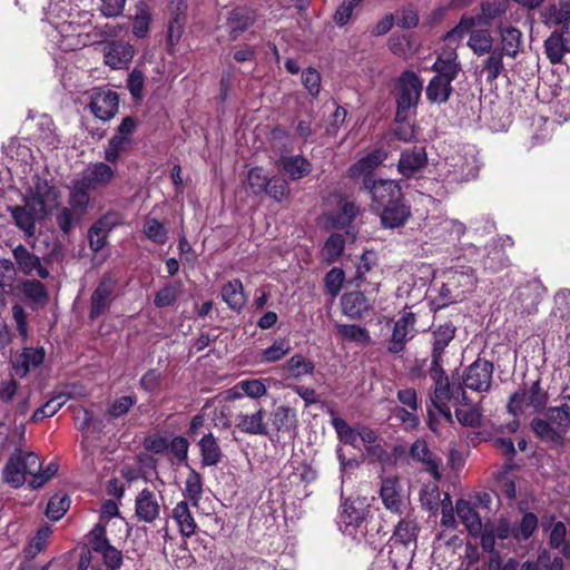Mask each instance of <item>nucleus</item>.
<instances>
[{
  "label": "nucleus",
  "mask_w": 570,
  "mask_h": 570,
  "mask_svg": "<svg viewBox=\"0 0 570 570\" xmlns=\"http://www.w3.org/2000/svg\"><path fill=\"white\" fill-rule=\"evenodd\" d=\"M475 23V18L470 14H463L458 26L444 36L443 42L445 49L439 55L432 67V69L438 73L436 76L448 78L450 82L456 78L460 67L456 61L455 50L462 38L465 36V32Z\"/></svg>",
  "instance_id": "f257e3e1"
},
{
  "label": "nucleus",
  "mask_w": 570,
  "mask_h": 570,
  "mask_svg": "<svg viewBox=\"0 0 570 570\" xmlns=\"http://www.w3.org/2000/svg\"><path fill=\"white\" fill-rule=\"evenodd\" d=\"M479 170L478 153L473 146H468L446 157L441 176L446 184L454 185L475 179Z\"/></svg>",
  "instance_id": "f03ea898"
},
{
  "label": "nucleus",
  "mask_w": 570,
  "mask_h": 570,
  "mask_svg": "<svg viewBox=\"0 0 570 570\" xmlns=\"http://www.w3.org/2000/svg\"><path fill=\"white\" fill-rule=\"evenodd\" d=\"M370 512V503L365 498L344 500L338 519L341 531L356 541L365 539Z\"/></svg>",
  "instance_id": "7ed1b4c3"
},
{
  "label": "nucleus",
  "mask_w": 570,
  "mask_h": 570,
  "mask_svg": "<svg viewBox=\"0 0 570 570\" xmlns=\"http://www.w3.org/2000/svg\"><path fill=\"white\" fill-rule=\"evenodd\" d=\"M430 375L434 381V391L431 395V403L436 411L446 420L452 423V413L449 402L459 401L465 402V392L461 386L451 385L448 376L445 375L442 366H431ZM466 405V403H464Z\"/></svg>",
  "instance_id": "20e7f679"
},
{
  "label": "nucleus",
  "mask_w": 570,
  "mask_h": 570,
  "mask_svg": "<svg viewBox=\"0 0 570 570\" xmlns=\"http://www.w3.org/2000/svg\"><path fill=\"white\" fill-rule=\"evenodd\" d=\"M40 469L41 461L35 452L16 450L2 470V480L13 488H20L24 484L27 475L33 479Z\"/></svg>",
  "instance_id": "39448f33"
},
{
  "label": "nucleus",
  "mask_w": 570,
  "mask_h": 570,
  "mask_svg": "<svg viewBox=\"0 0 570 570\" xmlns=\"http://www.w3.org/2000/svg\"><path fill=\"white\" fill-rule=\"evenodd\" d=\"M423 89V81L410 70L404 71L396 83V121H404L412 108H415Z\"/></svg>",
  "instance_id": "423d86ee"
},
{
  "label": "nucleus",
  "mask_w": 570,
  "mask_h": 570,
  "mask_svg": "<svg viewBox=\"0 0 570 570\" xmlns=\"http://www.w3.org/2000/svg\"><path fill=\"white\" fill-rule=\"evenodd\" d=\"M89 546L96 556L95 564L105 566L104 570H118L122 564V552L111 546L106 535V528L97 523L88 534Z\"/></svg>",
  "instance_id": "0eeeda50"
},
{
  "label": "nucleus",
  "mask_w": 570,
  "mask_h": 570,
  "mask_svg": "<svg viewBox=\"0 0 570 570\" xmlns=\"http://www.w3.org/2000/svg\"><path fill=\"white\" fill-rule=\"evenodd\" d=\"M548 393L541 387L540 381H534L529 389L513 393L508 403V411L514 417L524 413L525 407H532L534 412H541L548 403Z\"/></svg>",
  "instance_id": "6e6552de"
},
{
  "label": "nucleus",
  "mask_w": 570,
  "mask_h": 570,
  "mask_svg": "<svg viewBox=\"0 0 570 570\" xmlns=\"http://www.w3.org/2000/svg\"><path fill=\"white\" fill-rule=\"evenodd\" d=\"M24 198L48 214L58 206L60 191L56 186L50 185L47 179L35 176L32 186Z\"/></svg>",
  "instance_id": "1a4fd4ad"
},
{
  "label": "nucleus",
  "mask_w": 570,
  "mask_h": 570,
  "mask_svg": "<svg viewBox=\"0 0 570 570\" xmlns=\"http://www.w3.org/2000/svg\"><path fill=\"white\" fill-rule=\"evenodd\" d=\"M363 187L371 193L376 209H382L393 200L402 198L401 187L395 180H374L372 177H366L363 179Z\"/></svg>",
  "instance_id": "9d476101"
},
{
  "label": "nucleus",
  "mask_w": 570,
  "mask_h": 570,
  "mask_svg": "<svg viewBox=\"0 0 570 570\" xmlns=\"http://www.w3.org/2000/svg\"><path fill=\"white\" fill-rule=\"evenodd\" d=\"M493 364L487 360L478 358L464 371L463 384L470 390L487 392L491 386Z\"/></svg>",
  "instance_id": "9b49d317"
},
{
  "label": "nucleus",
  "mask_w": 570,
  "mask_h": 570,
  "mask_svg": "<svg viewBox=\"0 0 570 570\" xmlns=\"http://www.w3.org/2000/svg\"><path fill=\"white\" fill-rule=\"evenodd\" d=\"M49 37L63 51H73L83 45L79 24L69 19L55 24Z\"/></svg>",
  "instance_id": "f8f14e48"
},
{
  "label": "nucleus",
  "mask_w": 570,
  "mask_h": 570,
  "mask_svg": "<svg viewBox=\"0 0 570 570\" xmlns=\"http://www.w3.org/2000/svg\"><path fill=\"white\" fill-rule=\"evenodd\" d=\"M415 315L412 312H404L395 322L391 340L387 344V351L393 354L401 353L406 343L414 335Z\"/></svg>",
  "instance_id": "ddd939ff"
},
{
  "label": "nucleus",
  "mask_w": 570,
  "mask_h": 570,
  "mask_svg": "<svg viewBox=\"0 0 570 570\" xmlns=\"http://www.w3.org/2000/svg\"><path fill=\"white\" fill-rule=\"evenodd\" d=\"M11 216L16 225L23 230L24 235L30 237L36 234V224L47 214L41 208L35 206L24 198L22 206H13L10 208Z\"/></svg>",
  "instance_id": "4468645a"
},
{
  "label": "nucleus",
  "mask_w": 570,
  "mask_h": 570,
  "mask_svg": "<svg viewBox=\"0 0 570 570\" xmlns=\"http://www.w3.org/2000/svg\"><path fill=\"white\" fill-rule=\"evenodd\" d=\"M160 495L148 488L142 489L135 500V513L139 521L151 523L160 514Z\"/></svg>",
  "instance_id": "2eb2a0df"
},
{
  "label": "nucleus",
  "mask_w": 570,
  "mask_h": 570,
  "mask_svg": "<svg viewBox=\"0 0 570 570\" xmlns=\"http://www.w3.org/2000/svg\"><path fill=\"white\" fill-rule=\"evenodd\" d=\"M118 96L111 90H96L89 104V108L95 117L107 121L111 119L118 110Z\"/></svg>",
  "instance_id": "dca6fc26"
},
{
  "label": "nucleus",
  "mask_w": 570,
  "mask_h": 570,
  "mask_svg": "<svg viewBox=\"0 0 570 570\" xmlns=\"http://www.w3.org/2000/svg\"><path fill=\"white\" fill-rule=\"evenodd\" d=\"M105 63L112 69H122L134 58V48L128 42L108 41L102 47Z\"/></svg>",
  "instance_id": "f3484780"
},
{
  "label": "nucleus",
  "mask_w": 570,
  "mask_h": 570,
  "mask_svg": "<svg viewBox=\"0 0 570 570\" xmlns=\"http://www.w3.org/2000/svg\"><path fill=\"white\" fill-rule=\"evenodd\" d=\"M114 291L115 282L110 277H104L90 298L89 317L91 320L99 317L109 309Z\"/></svg>",
  "instance_id": "a211bd4d"
},
{
  "label": "nucleus",
  "mask_w": 570,
  "mask_h": 570,
  "mask_svg": "<svg viewBox=\"0 0 570 570\" xmlns=\"http://www.w3.org/2000/svg\"><path fill=\"white\" fill-rule=\"evenodd\" d=\"M115 177V170L105 163H95L86 167L78 180L90 190L108 185Z\"/></svg>",
  "instance_id": "6ab92c4d"
},
{
  "label": "nucleus",
  "mask_w": 570,
  "mask_h": 570,
  "mask_svg": "<svg viewBox=\"0 0 570 570\" xmlns=\"http://www.w3.org/2000/svg\"><path fill=\"white\" fill-rule=\"evenodd\" d=\"M464 233V224L453 218L433 219L428 232L432 239L441 242L459 239Z\"/></svg>",
  "instance_id": "aec40b11"
},
{
  "label": "nucleus",
  "mask_w": 570,
  "mask_h": 570,
  "mask_svg": "<svg viewBox=\"0 0 570 570\" xmlns=\"http://www.w3.org/2000/svg\"><path fill=\"white\" fill-rule=\"evenodd\" d=\"M384 507L391 512H402L405 505V495L396 476H390L382 480L380 491Z\"/></svg>",
  "instance_id": "412c9836"
},
{
  "label": "nucleus",
  "mask_w": 570,
  "mask_h": 570,
  "mask_svg": "<svg viewBox=\"0 0 570 570\" xmlns=\"http://www.w3.org/2000/svg\"><path fill=\"white\" fill-rule=\"evenodd\" d=\"M187 9L186 0H170L169 22L167 31V41L169 46H175L179 42L185 24V12Z\"/></svg>",
  "instance_id": "4be33fe9"
},
{
  "label": "nucleus",
  "mask_w": 570,
  "mask_h": 570,
  "mask_svg": "<svg viewBox=\"0 0 570 570\" xmlns=\"http://www.w3.org/2000/svg\"><path fill=\"white\" fill-rule=\"evenodd\" d=\"M255 12L247 7L233 9L226 20V30L230 39L236 40L255 22Z\"/></svg>",
  "instance_id": "5701e85b"
},
{
  "label": "nucleus",
  "mask_w": 570,
  "mask_h": 570,
  "mask_svg": "<svg viewBox=\"0 0 570 570\" xmlns=\"http://www.w3.org/2000/svg\"><path fill=\"white\" fill-rule=\"evenodd\" d=\"M360 214V207L352 200L342 199L336 213L324 216V225L327 229H341L347 227Z\"/></svg>",
  "instance_id": "b1692460"
},
{
  "label": "nucleus",
  "mask_w": 570,
  "mask_h": 570,
  "mask_svg": "<svg viewBox=\"0 0 570 570\" xmlns=\"http://www.w3.org/2000/svg\"><path fill=\"white\" fill-rule=\"evenodd\" d=\"M46 351L43 347H24L17 354L13 361V370L20 377L26 376L30 371L38 368L45 361Z\"/></svg>",
  "instance_id": "393cba45"
},
{
  "label": "nucleus",
  "mask_w": 570,
  "mask_h": 570,
  "mask_svg": "<svg viewBox=\"0 0 570 570\" xmlns=\"http://www.w3.org/2000/svg\"><path fill=\"white\" fill-rule=\"evenodd\" d=\"M19 269L26 275H37L47 278L49 271L41 265L40 258L30 253L23 245H18L12 250Z\"/></svg>",
  "instance_id": "a878e982"
},
{
  "label": "nucleus",
  "mask_w": 570,
  "mask_h": 570,
  "mask_svg": "<svg viewBox=\"0 0 570 570\" xmlns=\"http://www.w3.org/2000/svg\"><path fill=\"white\" fill-rule=\"evenodd\" d=\"M35 139L42 147L48 150L56 149L60 139L56 132L53 120L48 115H40L36 121Z\"/></svg>",
  "instance_id": "bb28decb"
},
{
  "label": "nucleus",
  "mask_w": 570,
  "mask_h": 570,
  "mask_svg": "<svg viewBox=\"0 0 570 570\" xmlns=\"http://www.w3.org/2000/svg\"><path fill=\"white\" fill-rule=\"evenodd\" d=\"M411 215L410 207L403 203V197L393 200L381 209V222L386 228H396L406 223Z\"/></svg>",
  "instance_id": "cd10ccee"
},
{
  "label": "nucleus",
  "mask_w": 570,
  "mask_h": 570,
  "mask_svg": "<svg viewBox=\"0 0 570 570\" xmlns=\"http://www.w3.org/2000/svg\"><path fill=\"white\" fill-rule=\"evenodd\" d=\"M278 168L292 180H298L312 171V164L301 155L281 156Z\"/></svg>",
  "instance_id": "c85d7f7f"
},
{
  "label": "nucleus",
  "mask_w": 570,
  "mask_h": 570,
  "mask_svg": "<svg viewBox=\"0 0 570 570\" xmlns=\"http://www.w3.org/2000/svg\"><path fill=\"white\" fill-rule=\"evenodd\" d=\"M455 513L472 537L482 532V521L475 508L468 500L460 499L455 503Z\"/></svg>",
  "instance_id": "c756f323"
},
{
  "label": "nucleus",
  "mask_w": 570,
  "mask_h": 570,
  "mask_svg": "<svg viewBox=\"0 0 570 570\" xmlns=\"http://www.w3.org/2000/svg\"><path fill=\"white\" fill-rule=\"evenodd\" d=\"M272 421L277 432L287 435L289 439L295 438L298 420L294 409L284 405L276 407Z\"/></svg>",
  "instance_id": "7c9ffc66"
},
{
  "label": "nucleus",
  "mask_w": 570,
  "mask_h": 570,
  "mask_svg": "<svg viewBox=\"0 0 570 570\" xmlns=\"http://www.w3.org/2000/svg\"><path fill=\"white\" fill-rule=\"evenodd\" d=\"M455 327L451 323L440 325L433 332L431 366H442V354L449 343L454 338Z\"/></svg>",
  "instance_id": "2f4dec72"
},
{
  "label": "nucleus",
  "mask_w": 570,
  "mask_h": 570,
  "mask_svg": "<svg viewBox=\"0 0 570 570\" xmlns=\"http://www.w3.org/2000/svg\"><path fill=\"white\" fill-rule=\"evenodd\" d=\"M541 22L551 28L570 21V1L559 0L558 3H550L540 11Z\"/></svg>",
  "instance_id": "473e14b6"
},
{
  "label": "nucleus",
  "mask_w": 570,
  "mask_h": 570,
  "mask_svg": "<svg viewBox=\"0 0 570 570\" xmlns=\"http://www.w3.org/2000/svg\"><path fill=\"white\" fill-rule=\"evenodd\" d=\"M530 426L534 432L535 436L540 439L542 442L552 444L554 446H562L564 443V438L557 430L556 425L548 419L546 414V419L534 417Z\"/></svg>",
  "instance_id": "72a5a7b5"
},
{
  "label": "nucleus",
  "mask_w": 570,
  "mask_h": 570,
  "mask_svg": "<svg viewBox=\"0 0 570 570\" xmlns=\"http://www.w3.org/2000/svg\"><path fill=\"white\" fill-rule=\"evenodd\" d=\"M500 42H501V53L515 58L522 47V32L510 24H501L499 27Z\"/></svg>",
  "instance_id": "f704fd0d"
},
{
  "label": "nucleus",
  "mask_w": 570,
  "mask_h": 570,
  "mask_svg": "<svg viewBox=\"0 0 570 570\" xmlns=\"http://www.w3.org/2000/svg\"><path fill=\"white\" fill-rule=\"evenodd\" d=\"M236 428L250 435H266L267 428L264 424V410L261 407L253 414L239 413L235 417Z\"/></svg>",
  "instance_id": "c9c22d12"
},
{
  "label": "nucleus",
  "mask_w": 570,
  "mask_h": 570,
  "mask_svg": "<svg viewBox=\"0 0 570 570\" xmlns=\"http://www.w3.org/2000/svg\"><path fill=\"white\" fill-rule=\"evenodd\" d=\"M343 313L351 318H360L370 308V303L361 292H351L342 296Z\"/></svg>",
  "instance_id": "e433bc0d"
},
{
  "label": "nucleus",
  "mask_w": 570,
  "mask_h": 570,
  "mask_svg": "<svg viewBox=\"0 0 570 570\" xmlns=\"http://www.w3.org/2000/svg\"><path fill=\"white\" fill-rule=\"evenodd\" d=\"M412 459L425 464L428 471L435 478L441 479L439 472V459L430 451L428 444L423 440H416L410 450Z\"/></svg>",
  "instance_id": "4c0bfd02"
},
{
  "label": "nucleus",
  "mask_w": 570,
  "mask_h": 570,
  "mask_svg": "<svg viewBox=\"0 0 570 570\" xmlns=\"http://www.w3.org/2000/svg\"><path fill=\"white\" fill-rule=\"evenodd\" d=\"M546 414L566 439L570 429V395L563 396L558 406H550Z\"/></svg>",
  "instance_id": "58836bf2"
},
{
  "label": "nucleus",
  "mask_w": 570,
  "mask_h": 570,
  "mask_svg": "<svg viewBox=\"0 0 570 570\" xmlns=\"http://www.w3.org/2000/svg\"><path fill=\"white\" fill-rule=\"evenodd\" d=\"M476 24L478 23H475L469 31L465 32V35H470L468 46L473 51V53L483 56L492 51L494 39L490 30L474 29Z\"/></svg>",
  "instance_id": "ea45409f"
},
{
  "label": "nucleus",
  "mask_w": 570,
  "mask_h": 570,
  "mask_svg": "<svg viewBox=\"0 0 570 570\" xmlns=\"http://www.w3.org/2000/svg\"><path fill=\"white\" fill-rule=\"evenodd\" d=\"M204 466H215L222 460V450L212 432L205 434L198 442Z\"/></svg>",
  "instance_id": "a19ab883"
},
{
  "label": "nucleus",
  "mask_w": 570,
  "mask_h": 570,
  "mask_svg": "<svg viewBox=\"0 0 570 570\" xmlns=\"http://www.w3.org/2000/svg\"><path fill=\"white\" fill-rule=\"evenodd\" d=\"M426 163V155L421 148L403 151L399 160V170L403 176L411 177Z\"/></svg>",
  "instance_id": "79ce46f5"
},
{
  "label": "nucleus",
  "mask_w": 570,
  "mask_h": 570,
  "mask_svg": "<svg viewBox=\"0 0 570 570\" xmlns=\"http://www.w3.org/2000/svg\"><path fill=\"white\" fill-rule=\"evenodd\" d=\"M171 517L181 535L191 537L195 533L197 524L186 501H180L175 505Z\"/></svg>",
  "instance_id": "37998d69"
},
{
  "label": "nucleus",
  "mask_w": 570,
  "mask_h": 570,
  "mask_svg": "<svg viewBox=\"0 0 570 570\" xmlns=\"http://www.w3.org/2000/svg\"><path fill=\"white\" fill-rule=\"evenodd\" d=\"M222 298L233 311H240L246 304L243 284L239 279H233L222 287Z\"/></svg>",
  "instance_id": "c03bdc74"
},
{
  "label": "nucleus",
  "mask_w": 570,
  "mask_h": 570,
  "mask_svg": "<svg viewBox=\"0 0 570 570\" xmlns=\"http://www.w3.org/2000/svg\"><path fill=\"white\" fill-rule=\"evenodd\" d=\"M386 154L382 150H374L367 154L365 157L361 158L357 163H355L350 168V174L352 177L364 176L372 177L371 174L374 168H376L383 160H385Z\"/></svg>",
  "instance_id": "a18cd8bd"
},
{
  "label": "nucleus",
  "mask_w": 570,
  "mask_h": 570,
  "mask_svg": "<svg viewBox=\"0 0 570 570\" xmlns=\"http://www.w3.org/2000/svg\"><path fill=\"white\" fill-rule=\"evenodd\" d=\"M544 52L552 65L561 63L566 53H570V41L563 42L561 35L551 32L544 41Z\"/></svg>",
  "instance_id": "49530a36"
},
{
  "label": "nucleus",
  "mask_w": 570,
  "mask_h": 570,
  "mask_svg": "<svg viewBox=\"0 0 570 570\" xmlns=\"http://www.w3.org/2000/svg\"><path fill=\"white\" fill-rule=\"evenodd\" d=\"M338 336L346 342H353L360 346H367L372 343L366 328L356 324H336Z\"/></svg>",
  "instance_id": "de8ad7c7"
},
{
  "label": "nucleus",
  "mask_w": 570,
  "mask_h": 570,
  "mask_svg": "<svg viewBox=\"0 0 570 570\" xmlns=\"http://www.w3.org/2000/svg\"><path fill=\"white\" fill-rule=\"evenodd\" d=\"M89 188L82 185L78 179L72 181V185L69 187V196H68V205L70 208L75 209L76 213L80 215H85L89 207Z\"/></svg>",
  "instance_id": "09e8293b"
},
{
  "label": "nucleus",
  "mask_w": 570,
  "mask_h": 570,
  "mask_svg": "<svg viewBox=\"0 0 570 570\" xmlns=\"http://www.w3.org/2000/svg\"><path fill=\"white\" fill-rule=\"evenodd\" d=\"M71 393L66 391L55 394L41 407L35 411L31 420L33 422H40L45 417L55 415L65 405V403L71 399Z\"/></svg>",
  "instance_id": "8fccbe9b"
},
{
  "label": "nucleus",
  "mask_w": 570,
  "mask_h": 570,
  "mask_svg": "<svg viewBox=\"0 0 570 570\" xmlns=\"http://www.w3.org/2000/svg\"><path fill=\"white\" fill-rule=\"evenodd\" d=\"M314 363L301 354L293 355L284 365L283 370L288 377L301 379L314 372Z\"/></svg>",
  "instance_id": "3c124183"
},
{
  "label": "nucleus",
  "mask_w": 570,
  "mask_h": 570,
  "mask_svg": "<svg viewBox=\"0 0 570 570\" xmlns=\"http://www.w3.org/2000/svg\"><path fill=\"white\" fill-rule=\"evenodd\" d=\"M452 82L448 78L434 76L426 87V97L431 102H445L452 91Z\"/></svg>",
  "instance_id": "603ef678"
},
{
  "label": "nucleus",
  "mask_w": 570,
  "mask_h": 570,
  "mask_svg": "<svg viewBox=\"0 0 570 570\" xmlns=\"http://www.w3.org/2000/svg\"><path fill=\"white\" fill-rule=\"evenodd\" d=\"M417 527L413 520H401L394 531L395 542H400L404 548L416 547Z\"/></svg>",
  "instance_id": "864d4df0"
},
{
  "label": "nucleus",
  "mask_w": 570,
  "mask_h": 570,
  "mask_svg": "<svg viewBox=\"0 0 570 570\" xmlns=\"http://www.w3.org/2000/svg\"><path fill=\"white\" fill-rule=\"evenodd\" d=\"M183 292L181 282H175L161 287L155 295L154 304L158 308L175 305Z\"/></svg>",
  "instance_id": "5fc2aeb1"
},
{
  "label": "nucleus",
  "mask_w": 570,
  "mask_h": 570,
  "mask_svg": "<svg viewBox=\"0 0 570 570\" xmlns=\"http://www.w3.org/2000/svg\"><path fill=\"white\" fill-rule=\"evenodd\" d=\"M509 0H485L481 3L480 16H476V23L488 22L505 13L509 8ZM474 18V16H472Z\"/></svg>",
  "instance_id": "6e6d98bb"
},
{
  "label": "nucleus",
  "mask_w": 570,
  "mask_h": 570,
  "mask_svg": "<svg viewBox=\"0 0 570 570\" xmlns=\"http://www.w3.org/2000/svg\"><path fill=\"white\" fill-rule=\"evenodd\" d=\"M488 55L489 56L482 61L481 72L485 75L487 81L493 82L504 69V55L497 50H492Z\"/></svg>",
  "instance_id": "4d7b16f0"
},
{
  "label": "nucleus",
  "mask_w": 570,
  "mask_h": 570,
  "mask_svg": "<svg viewBox=\"0 0 570 570\" xmlns=\"http://www.w3.org/2000/svg\"><path fill=\"white\" fill-rule=\"evenodd\" d=\"M203 494V480L198 472L194 469H190L189 474L185 481V490L184 497L187 499L194 507L199 504Z\"/></svg>",
  "instance_id": "13d9d810"
},
{
  "label": "nucleus",
  "mask_w": 570,
  "mask_h": 570,
  "mask_svg": "<svg viewBox=\"0 0 570 570\" xmlns=\"http://www.w3.org/2000/svg\"><path fill=\"white\" fill-rule=\"evenodd\" d=\"M345 239L341 234H332L321 249L322 259L333 263L343 254Z\"/></svg>",
  "instance_id": "bf43d9fd"
},
{
  "label": "nucleus",
  "mask_w": 570,
  "mask_h": 570,
  "mask_svg": "<svg viewBox=\"0 0 570 570\" xmlns=\"http://www.w3.org/2000/svg\"><path fill=\"white\" fill-rule=\"evenodd\" d=\"M332 425L335 429L337 438L342 443L358 448V426L352 428L345 420L341 417H333Z\"/></svg>",
  "instance_id": "052dcab7"
},
{
  "label": "nucleus",
  "mask_w": 570,
  "mask_h": 570,
  "mask_svg": "<svg viewBox=\"0 0 570 570\" xmlns=\"http://www.w3.org/2000/svg\"><path fill=\"white\" fill-rule=\"evenodd\" d=\"M71 17L70 3L67 0H51L46 11V19L53 27Z\"/></svg>",
  "instance_id": "680f3d73"
},
{
  "label": "nucleus",
  "mask_w": 570,
  "mask_h": 570,
  "mask_svg": "<svg viewBox=\"0 0 570 570\" xmlns=\"http://www.w3.org/2000/svg\"><path fill=\"white\" fill-rule=\"evenodd\" d=\"M292 350L291 343L287 338L279 337L274 343L262 352V362L275 363L287 355Z\"/></svg>",
  "instance_id": "e2e57ef3"
},
{
  "label": "nucleus",
  "mask_w": 570,
  "mask_h": 570,
  "mask_svg": "<svg viewBox=\"0 0 570 570\" xmlns=\"http://www.w3.org/2000/svg\"><path fill=\"white\" fill-rule=\"evenodd\" d=\"M83 216L76 213L69 206H63L56 213V222L63 234H69L71 229L78 225Z\"/></svg>",
  "instance_id": "0e129e2a"
},
{
  "label": "nucleus",
  "mask_w": 570,
  "mask_h": 570,
  "mask_svg": "<svg viewBox=\"0 0 570 570\" xmlns=\"http://www.w3.org/2000/svg\"><path fill=\"white\" fill-rule=\"evenodd\" d=\"M110 230L107 219H100L89 229V246L94 252H99L106 245L108 232Z\"/></svg>",
  "instance_id": "69168bd1"
},
{
  "label": "nucleus",
  "mask_w": 570,
  "mask_h": 570,
  "mask_svg": "<svg viewBox=\"0 0 570 570\" xmlns=\"http://www.w3.org/2000/svg\"><path fill=\"white\" fill-rule=\"evenodd\" d=\"M50 535L51 529L49 527L40 528L24 549L26 558L29 560L35 559L45 549Z\"/></svg>",
  "instance_id": "338daca9"
},
{
  "label": "nucleus",
  "mask_w": 570,
  "mask_h": 570,
  "mask_svg": "<svg viewBox=\"0 0 570 570\" xmlns=\"http://www.w3.org/2000/svg\"><path fill=\"white\" fill-rule=\"evenodd\" d=\"M142 232L149 240L156 244H165L167 240V229L156 218H146Z\"/></svg>",
  "instance_id": "774afa93"
}]
</instances>
